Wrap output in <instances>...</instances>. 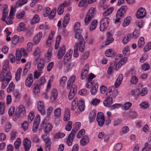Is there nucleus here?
Returning <instances> with one entry per match:
<instances>
[{"label": "nucleus", "mask_w": 151, "mask_h": 151, "mask_svg": "<svg viewBox=\"0 0 151 151\" xmlns=\"http://www.w3.org/2000/svg\"><path fill=\"white\" fill-rule=\"evenodd\" d=\"M9 61H5L3 66L2 71L0 72V81L2 83L1 87L5 88L12 80V76L8 69Z\"/></svg>", "instance_id": "f257e3e1"}, {"label": "nucleus", "mask_w": 151, "mask_h": 151, "mask_svg": "<svg viewBox=\"0 0 151 151\" xmlns=\"http://www.w3.org/2000/svg\"><path fill=\"white\" fill-rule=\"evenodd\" d=\"M115 62L112 63L108 69L107 73L108 75L112 74L116 64L115 70H117L119 68H120L127 61V58L125 57L123 58L122 55L121 54H118L115 58Z\"/></svg>", "instance_id": "f03ea898"}, {"label": "nucleus", "mask_w": 151, "mask_h": 151, "mask_svg": "<svg viewBox=\"0 0 151 151\" xmlns=\"http://www.w3.org/2000/svg\"><path fill=\"white\" fill-rule=\"evenodd\" d=\"M76 109V112L80 114L85 109L84 102L83 100L81 99L78 101L77 97H75L71 103V109L75 110Z\"/></svg>", "instance_id": "7ed1b4c3"}, {"label": "nucleus", "mask_w": 151, "mask_h": 151, "mask_svg": "<svg viewBox=\"0 0 151 151\" xmlns=\"http://www.w3.org/2000/svg\"><path fill=\"white\" fill-rule=\"evenodd\" d=\"M85 43L83 41L79 43L76 44L74 49L73 56L74 57H77L79 55L77 51L79 49L81 52H83L85 48Z\"/></svg>", "instance_id": "20e7f679"}, {"label": "nucleus", "mask_w": 151, "mask_h": 151, "mask_svg": "<svg viewBox=\"0 0 151 151\" xmlns=\"http://www.w3.org/2000/svg\"><path fill=\"white\" fill-rule=\"evenodd\" d=\"M95 9L93 8H91L87 13L84 19L85 24L87 25L88 24L91 20L94 17V11Z\"/></svg>", "instance_id": "39448f33"}, {"label": "nucleus", "mask_w": 151, "mask_h": 151, "mask_svg": "<svg viewBox=\"0 0 151 151\" xmlns=\"http://www.w3.org/2000/svg\"><path fill=\"white\" fill-rule=\"evenodd\" d=\"M110 19L108 17L103 18L100 22V30L101 31H104L108 27Z\"/></svg>", "instance_id": "423d86ee"}, {"label": "nucleus", "mask_w": 151, "mask_h": 151, "mask_svg": "<svg viewBox=\"0 0 151 151\" xmlns=\"http://www.w3.org/2000/svg\"><path fill=\"white\" fill-rule=\"evenodd\" d=\"M27 56V54L23 48H22L20 50L17 49L16 50V56L17 60H19L22 56L26 57Z\"/></svg>", "instance_id": "0eeeda50"}, {"label": "nucleus", "mask_w": 151, "mask_h": 151, "mask_svg": "<svg viewBox=\"0 0 151 151\" xmlns=\"http://www.w3.org/2000/svg\"><path fill=\"white\" fill-rule=\"evenodd\" d=\"M128 9L126 5H123L118 9L116 14V17L122 18L123 17Z\"/></svg>", "instance_id": "6e6552de"}, {"label": "nucleus", "mask_w": 151, "mask_h": 151, "mask_svg": "<svg viewBox=\"0 0 151 151\" xmlns=\"http://www.w3.org/2000/svg\"><path fill=\"white\" fill-rule=\"evenodd\" d=\"M44 121H43L41 124V126L43 127L44 131L45 133H49L52 130L53 127V125L49 123L44 124Z\"/></svg>", "instance_id": "1a4fd4ad"}, {"label": "nucleus", "mask_w": 151, "mask_h": 151, "mask_svg": "<svg viewBox=\"0 0 151 151\" xmlns=\"http://www.w3.org/2000/svg\"><path fill=\"white\" fill-rule=\"evenodd\" d=\"M96 120L99 126L100 127H102L104 124L105 119L104 116L102 113H98L97 114Z\"/></svg>", "instance_id": "9d476101"}, {"label": "nucleus", "mask_w": 151, "mask_h": 151, "mask_svg": "<svg viewBox=\"0 0 151 151\" xmlns=\"http://www.w3.org/2000/svg\"><path fill=\"white\" fill-rule=\"evenodd\" d=\"M37 109L38 111L43 115L45 114V106L44 103L42 101H39L37 103Z\"/></svg>", "instance_id": "9b49d317"}, {"label": "nucleus", "mask_w": 151, "mask_h": 151, "mask_svg": "<svg viewBox=\"0 0 151 151\" xmlns=\"http://www.w3.org/2000/svg\"><path fill=\"white\" fill-rule=\"evenodd\" d=\"M33 81V75L32 74H30L25 80V84L26 86L28 87H30L32 84Z\"/></svg>", "instance_id": "f8f14e48"}, {"label": "nucleus", "mask_w": 151, "mask_h": 151, "mask_svg": "<svg viewBox=\"0 0 151 151\" xmlns=\"http://www.w3.org/2000/svg\"><path fill=\"white\" fill-rule=\"evenodd\" d=\"M75 132L73 130L71 131V133L68 136L66 141V143L68 146H70L72 144L73 138L74 137Z\"/></svg>", "instance_id": "ddd939ff"}, {"label": "nucleus", "mask_w": 151, "mask_h": 151, "mask_svg": "<svg viewBox=\"0 0 151 151\" xmlns=\"http://www.w3.org/2000/svg\"><path fill=\"white\" fill-rule=\"evenodd\" d=\"M89 69V66L88 64H86L82 70L81 74V77L82 79H84L87 76Z\"/></svg>", "instance_id": "4468645a"}, {"label": "nucleus", "mask_w": 151, "mask_h": 151, "mask_svg": "<svg viewBox=\"0 0 151 151\" xmlns=\"http://www.w3.org/2000/svg\"><path fill=\"white\" fill-rule=\"evenodd\" d=\"M146 13L145 10L141 7L137 11L136 17L138 18H142L145 16Z\"/></svg>", "instance_id": "2eb2a0df"}, {"label": "nucleus", "mask_w": 151, "mask_h": 151, "mask_svg": "<svg viewBox=\"0 0 151 151\" xmlns=\"http://www.w3.org/2000/svg\"><path fill=\"white\" fill-rule=\"evenodd\" d=\"M58 96V92L57 89L54 88L52 89L51 93L50 99L53 102L57 100Z\"/></svg>", "instance_id": "dca6fc26"}, {"label": "nucleus", "mask_w": 151, "mask_h": 151, "mask_svg": "<svg viewBox=\"0 0 151 151\" xmlns=\"http://www.w3.org/2000/svg\"><path fill=\"white\" fill-rule=\"evenodd\" d=\"M23 145L25 151H28L31 147V141L28 139L26 138L23 141Z\"/></svg>", "instance_id": "f3484780"}, {"label": "nucleus", "mask_w": 151, "mask_h": 151, "mask_svg": "<svg viewBox=\"0 0 151 151\" xmlns=\"http://www.w3.org/2000/svg\"><path fill=\"white\" fill-rule=\"evenodd\" d=\"M72 53V50H70L67 52L64 57L63 62L65 63L68 62L70 59Z\"/></svg>", "instance_id": "a211bd4d"}, {"label": "nucleus", "mask_w": 151, "mask_h": 151, "mask_svg": "<svg viewBox=\"0 0 151 151\" xmlns=\"http://www.w3.org/2000/svg\"><path fill=\"white\" fill-rule=\"evenodd\" d=\"M123 78V75L121 74L119 75L114 83V86L116 88H118L120 85Z\"/></svg>", "instance_id": "6ab92c4d"}, {"label": "nucleus", "mask_w": 151, "mask_h": 151, "mask_svg": "<svg viewBox=\"0 0 151 151\" xmlns=\"http://www.w3.org/2000/svg\"><path fill=\"white\" fill-rule=\"evenodd\" d=\"M65 52V50L64 45H63L60 47V49L58 53L57 56L58 59L62 58Z\"/></svg>", "instance_id": "aec40b11"}, {"label": "nucleus", "mask_w": 151, "mask_h": 151, "mask_svg": "<svg viewBox=\"0 0 151 151\" xmlns=\"http://www.w3.org/2000/svg\"><path fill=\"white\" fill-rule=\"evenodd\" d=\"M70 117V111L68 108L65 109V113L64 115L63 120L64 121H67L68 120Z\"/></svg>", "instance_id": "412c9836"}, {"label": "nucleus", "mask_w": 151, "mask_h": 151, "mask_svg": "<svg viewBox=\"0 0 151 151\" xmlns=\"http://www.w3.org/2000/svg\"><path fill=\"white\" fill-rule=\"evenodd\" d=\"M19 111L18 112L21 115V117H23L26 115V112L24 106L23 105H20L18 106Z\"/></svg>", "instance_id": "4be33fe9"}, {"label": "nucleus", "mask_w": 151, "mask_h": 151, "mask_svg": "<svg viewBox=\"0 0 151 151\" xmlns=\"http://www.w3.org/2000/svg\"><path fill=\"white\" fill-rule=\"evenodd\" d=\"M82 31V29H79L78 31H75L76 34L75 36V38L76 39H78L80 40V42H79L78 43H79L83 41L85 42L83 37L81 35Z\"/></svg>", "instance_id": "5701e85b"}, {"label": "nucleus", "mask_w": 151, "mask_h": 151, "mask_svg": "<svg viewBox=\"0 0 151 151\" xmlns=\"http://www.w3.org/2000/svg\"><path fill=\"white\" fill-rule=\"evenodd\" d=\"M42 37V33L41 32H39L37 35L34 37L33 41L35 43L37 44L40 41Z\"/></svg>", "instance_id": "b1692460"}, {"label": "nucleus", "mask_w": 151, "mask_h": 151, "mask_svg": "<svg viewBox=\"0 0 151 151\" xmlns=\"http://www.w3.org/2000/svg\"><path fill=\"white\" fill-rule=\"evenodd\" d=\"M108 37L105 43L106 45H107L112 42L114 40V39L111 35V33L110 32H108L106 34Z\"/></svg>", "instance_id": "393cba45"}, {"label": "nucleus", "mask_w": 151, "mask_h": 151, "mask_svg": "<svg viewBox=\"0 0 151 151\" xmlns=\"http://www.w3.org/2000/svg\"><path fill=\"white\" fill-rule=\"evenodd\" d=\"M113 103V99L111 97L108 96L106 100L104 101L103 104L104 106L106 107H108Z\"/></svg>", "instance_id": "a878e982"}, {"label": "nucleus", "mask_w": 151, "mask_h": 151, "mask_svg": "<svg viewBox=\"0 0 151 151\" xmlns=\"http://www.w3.org/2000/svg\"><path fill=\"white\" fill-rule=\"evenodd\" d=\"M132 38V35L131 34H128L125 35L122 40V42L125 44L128 42Z\"/></svg>", "instance_id": "bb28decb"}, {"label": "nucleus", "mask_w": 151, "mask_h": 151, "mask_svg": "<svg viewBox=\"0 0 151 151\" xmlns=\"http://www.w3.org/2000/svg\"><path fill=\"white\" fill-rule=\"evenodd\" d=\"M89 142V138L88 136H85L83 137L80 140V143L82 146H85Z\"/></svg>", "instance_id": "cd10ccee"}, {"label": "nucleus", "mask_w": 151, "mask_h": 151, "mask_svg": "<svg viewBox=\"0 0 151 151\" xmlns=\"http://www.w3.org/2000/svg\"><path fill=\"white\" fill-rule=\"evenodd\" d=\"M70 20V14H67L64 17L63 23V27L65 28L67 25L68 23Z\"/></svg>", "instance_id": "c85d7f7f"}, {"label": "nucleus", "mask_w": 151, "mask_h": 151, "mask_svg": "<svg viewBox=\"0 0 151 151\" xmlns=\"http://www.w3.org/2000/svg\"><path fill=\"white\" fill-rule=\"evenodd\" d=\"M66 2L61 4L59 6L58 10V14L59 15L62 14L64 12V6L66 5Z\"/></svg>", "instance_id": "c756f323"}, {"label": "nucleus", "mask_w": 151, "mask_h": 151, "mask_svg": "<svg viewBox=\"0 0 151 151\" xmlns=\"http://www.w3.org/2000/svg\"><path fill=\"white\" fill-rule=\"evenodd\" d=\"M31 63L30 62L27 63L25 65L23 70V74L24 76L26 75L28 71L30 69Z\"/></svg>", "instance_id": "7c9ffc66"}, {"label": "nucleus", "mask_w": 151, "mask_h": 151, "mask_svg": "<svg viewBox=\"0 0 151 151\" xmlns=\"http://www.w3.org/2000/svg\"><path fill=\"white\" fill-rule=\"evenodd\" d=\"M96 114V113L95 110H93L91 112L89 116V121L90 123L93 122L95 120Z\"/></svg>", "instance_id": "2f4dec72"}, {"label": "nucleus", "mask_w": 151, "mask_h": 151, "mask_svg": "<svg viewBox=\"0 0 151 151\" xmlns=\"http://www.w3.org/2000/svg\"><path fill=\"white\" fill-rule=\"evenodd\" d=\"M40 21V19L38 15L35 14L30 22L31 24H33L38 23Z\"/></svg>", "instance_id": "473e14b6"}, {"label": "nucleus", "mask_w": 151, "mask_h": 151, "mask_svg": "<svg viewBox=\"0 0 151 151\" xmlns=\"http://www.w3.org/2000/svg\"><path fill=\"white\" fill-rule=\"evenodd\" d=\"M140 91L139 89H134L131 91V95L134 97L136 98L140 94Z\"/></svg>", "instance_id": "72a5a7b5"}, {"label": "nucleus", "mask_w": 151, "mask_h": 151, "mask_svg": "<svg viewBox=\"0 0 151 151\" xmlns=\"http://www.w3.org/2000/svg\"><path fill=\"white\" fill-rule=\"evenodd\" d=\"M42 138L43 140L45 141V142H50V139L49 137V133H45L42 134Z\"/></svg>", "instance_id": "f704fd0d"}, {"label": "nucleus", "mask_w": 151, "mask_h": 151, "mask_svg": "<svg viewBox=\"0 0 151 151\" xmlns=\"http://www.w3.org/2000/svg\"><path fill=\"white\" fill-rule=\"evenodd\" d=\"M98 87V83H96L91 90V93L93 95H95L97 93Z\"/></svg>", "instance_id": "c9c22d12"}, {"label": "nucleus", "mask_w": 151, "mask_h": 151, "mask_svg": "<svg viewBox=\"0 0 151 151\" xmlns=\"http://www.w3.org/2000/svg\"><path fill=\"white\" fill-rule=\"evenodd\" d=\"M53 108L52 107H49L47 109V115L46 117V119L48 120L49 119L50 116L52 113Z\"/></svg>", "instance_id": "e433bc0d"}, {"label": "nucleus", "mask_w": 151, "mask_h": 151, "mask_svg": "<svg viewBox=\"0 0 151 151\" xmlns=\"http://www.w3.org/2000/svg\"><path fill=\"white\" fill-rule=\"evenodd\" d=\"M131 17L130 16H128L126 17L124 19L122 24V25L124 27H126L128 26L130 23Z\"/></svg>", "instance_id": "4c0bfd02"}, {"label": "nucleus", "mask_w": 151, "mask_h": 151, "mask_svg": "<svg viewBox=\"0 0 151 151\" xmlns=\"http://www.w3.org/2000/svg\"><path fill=\"white\" fill-rule=\"evenodd\" d=\"M145 43L144 37H140L138 42V47L140 48H142L144 46Z\"/></svg>", "instance_id": "58836bf2"}, {"label": "nucleus", "mask_w": 151, "mask_h": 151, "mask_svg": "<svg viewBox=\"0 0 151 151\" xmlns=\"http://www.w3.org/2000/svg\"><path fill=\"white\" fill-rule=\"evenodd\" d=\"M22 71V69L19 68L17 69L15 74V78L17 81H18L20 78V73Z\"/></svg>", "instance_id": "ea45409f"}, {"label": "nucleus", "mask_w": 151, "mask_h": 151, "mask_svg": "<svg viewBox=\"0 0 151 151\" xmlns=\"http://www.w3.org/2000/svg\"><path fill=\"white\" fill-rule=\"evenodd\" d=\"M122 52L124 55L126 56L129 55L130 53L129 47L128 46L125 47L123 49Z\"/></svg>", "instance_id": "a19ab883"}, {"label": "nucleus", "mask_w": 151, "mask_h": 151, "mask_svg": "<svg viewBox=\"0 0 151 151\" xmlns=\"http://www.w3.org/2000/svg\"><path fill=\"white\" fill-rule=\"evenodd\" d=\"M67 80V78L65 76L62 77L60 80V86H65Z\"/></svg>", "instance_id": "79ce46f5"}, {"label": "nucleus", "mask_w": 151, "mask_h": 151, "mask_svg": "<svg viewBox=\"0 0 151 151\" xmlns=\"http://www.w3.org/2000/svg\"><path fill=\"white\" fill-rule=\"evenodd\" d=\"M27 2V0H18L16 3V6L17 7L21 6L26 4Z\"/></svg>", "instance_id": "37998d69"}, {"label": "nucleus", "mask_w": 151, "mask_h": 151, "mask_svg": "<svg viewBox=\"0 0 151 151\" xmlns=\"http://www.w3.org/2000/svg\"><path fill=\"white\" fill-rule=\"evenodd\" d=\"M44 66L45 64L44 61L41 60L37 64V68L39 70H41L43 69Z\"/></svg>", "instance_id": "c03bdc74"}, {"label": "nucleus", "mask_w": 151, "mask_h": 151, "mask_svg": "<svg viewBox=\"0 0 151 151\" xmlns=\"http://www.w3.org/2000/svg\"><path fill=\"white\" fill-rule=\"evenodd\" d=\"M98 21L97 20H93L91 23L90 27V29L91 30H94L97 27Z\"/></svg>", "instance_id": "a18cd8bd"}, {"label": "nucleus", "mask_w": 151, "mask_h": 151, "mask_svg": "<svg viewBox=\"0 0 151 151\" xmlns=\"http://www.w3.org/2000/svg\"><path fill=\"white\" fill-rule=\"evenodd\" d=\"M114 52L111 49H107L105 52V54L107 57H111L114 54Z\"/></svg>", "instance_id": "49530a36"}, {"label": "nucleus", "mask_w": 151, "mask_h": 151, "mask_svg": "<svg viewBox=\"0 0 151 151\" xmlns=\"http://www.w3.org/2000/svg\"><path fill=\"white\" fill-rule=\"evenodd\" d=\"M114 9V8L111 7L109 8L106 9L103 13V15L104 16H106L112 12Z\"/></svg>", "instance_id": "de8ad7c7"}, {"label": "nucleus", "mask_w": 151, "mask_h": 151, "mask_svg": "<svg viewBox=\"0 0 151 151\" xmlns=\"http://www.w3.org/2000/svg\"><path fill=\"white\" fill-rule=\"evenodd\" d=\"M12 43L15 45L18 42L19 40V37L17 35H15L12 38Z\"/></svg>", "instance_id": "09e8293b"}, {"label": "nucleus", "mask_w": 151, "mask_h": 151, "mask_svg": "<svg viewBox=\"0 0 151 151\" xmlns=\"http://www.w3.org/2000/svg\"><path fill=\"white\" fill-rule=\"evenodd\" d=\"M61 109L59 107L56 108L54 111V114L55 116L57 117H59L61 114Z\"/></svg>", "instance_id": "8fccbe9b"}, {"label": "nucleus", "mask_w": 151, "mask_h": 151, "mask_svg": "<svg viewBox=\"0 0 151 151\" xmlns=\"http://www.w3.org/2000/svg\"><path fill=\"white\" fill-rule=\"evenodd\" d=\"M26 29L25 24L23 23H21L17 29V31L20 32Z\"/></svg>", "instance_id": "3c124183"}, {"label": "nucleus", "mask_w": 151, "mask_h": 151, "mask_svg": "<svg viewBox=\"0 0 151 151\" xmlns=\"http://www.w3.org/2000/svg\"><path fill=\"white\" fill-rule=\"evenodd\" d=\"M61 36L58 35L56 39V41L55 43V48L57 49L59 47L60 42L61 40Z\"/></svg>", "instance_id": "603ef678"}, {"label": "nucleus", "mask_w": 151, "mask_h": 151, "mask_svg": "<svg viewBox=\"0 0 151 151\" xmlns=\"http://www.w3.org/2000/svg\"><path fill=\"white\" fill-rule=\"evenodd\" d=\"M5 104L4 103L0 102V114H3L5 111Z\"/></svg>", "instance_id": "864d4df0"}, {"label": "nucleus", "mask_w": 151, "mask_h": 151, "mask_svg": "<svg viewBox=\"0 0 151 151\" xmlns=\"http://www.w3.org/2000/svg\"><path fill=\"white\" fill-rule=\"evenodd\" d=\"M8 10L6 8L4 9L3 11L2 17L1 20L5 21V17L7 16L8 13Z\"/></svg>", "instance_id": "5fc2aeb1"}, {"label": "nucleus", "mask_w": 151, "mask_h": 151, "mask_svg": "<svg viewBox=\"0 0 151 151\" xmlns=\"http://www.w3.org/2000/svg\"><path fill=\"white\" fill-rule=\"evenodd\" d=\"M56 13V10L53 9L49 14V18L50 19H52L55 16Z\"/></svg>", "instance_id": "6e6d98bb"}, {"label": "nucleus", "mask_w": 151, "mask_h": 151, "mask_svg": "<svg viewBox=\"0 0 151 151\" xmlns=\"http://www.w3.org/2000/svg\"><path fill=\"white\" fill-rule=\"evenodd\" d=\"M15 85L13 82H11L9 85V87L7 88L8 91L11 92L13 91L14 89Z\"/></svg>", "instance_id": "4d7b16f0"}, {"label": "nucleus", "mask_w": 151, "mask_h": 151, "mask_svg": "<svg viewBox=\"0 0 151 151\" xmlns=\"http://www.w3.org/2000/svg\"><path fill=\"white\" fill-rule=\"evenodd\" d=\"M29 124L26 121H24L22 124V127L24 131H26L28 128Z\"/></svg>", "instance_id": "13d9d810"}, {"label": "nucleus", "mask_w": 151, "mask_h": 151, "mask_svg": "<svg viewBox=\"0 0 151 151\" xmlns=\"http://www.w3.org/2000/svg\"><path fill=\"white\" fill-rule=\"evenodd\" d=\"M52 53L50 50H49L46 53L45 58L46 60H47L48 61L50 60L52 57Z\"/></svg>", "instance_id": "bf43d9fd"}, {"label": "nucleus", "mask_w": 151, "mask_h": 151, "mask_svg": "<svg viewBox=\"0 0 151 151\" xmlns=\"http://www.w3.org/2000/svg\"><path fill=\"white\" fill-rule=\"evenodd\" d=\"M138 79L135 76H132L130 79L131 83L133 84H136L138 81Z\"/></svg>", "instance_id": "052dcab7"}, {"label": "nucleus", "mask_w": 151, "mask_h": 151, "mask_svg": "<svg viewBox=\"0 0 151 151\" xmlns=\"http://www.w3.org/2000/svg\"><path fill=\"white\" fill-rule=\"evenodd\" d=\"M21 140L19 138H18L17 139V140L14 142V145L16 149H18L21 145Z\"/></svg>", "instance_id": "680f3d73"}, {"label": "nucleus", "mask_w": 151, "mask_h": 151, "mask_svg": "<svg viewBox=\"0 0 151 151\" xmlns=\"http://www.w3.org/2000/svg\"><path fill=\"white\" fill-rule=\"evenodd\" d=\"M122 147V144L121 143H118L116 145L114 150V151H119L121 150Z\"/></svg>", "instance_id": "e2e57ef3"}, {"label": "nucleus", "mask_w": 151, "mask_h": 151, "mask_svg": "<svg viewBox=\"0 0 151 151\" xmlns=\"http://www.w3.org/2000/svg\"><path fill=\"white\" fill-rule=\"evenodd\" d=\"M88 93V91L86 89H82L79 91V94L81 95L86 96Z\"/></svg>", "instance_id": "0e129e2a"}, {"label": "nucleus", "mask_w": 151, "mask_h": 151, "mask_svg": "<svg viewBox=\"0 0 151 151\" xmlns=\"http://www.w3.org/2000/svg\"><path fill=\"white\" fill-rule=\"evenodd\" d=\"M67 123L65 127V129L68 131H70L72 129V122L71 121H69Z\"/></svg>", "instance_id": "69168bd1"}, {"label": "nucleus", "mask_w": 151, "mask_h": 151, "mask_svg": "<svg viewBox=\"0 0 151 151\" xmlns=\"http://www.w3.org/2000/svg\"><path fill=\"white\" fill-rule=\"evenodd\" d=\"M140 106L141 108L146 109L149 106V104L146 102H143L140 104Z\"/></svg>", "instance_id": "338daca9"}, {"label": "nucleus", "mask_w": 151, "mask_h": 151, "mask_svg": "<svg viewBox=\"0 0 151 151\" xmlns=\"http://www.w3.org/2000/svg\"><path fill=\"white\" fill-rule=\"evenodd\" d=\"M151 49V42H148L145 46L144 51V52H147Z\"/></svg>", "instance_id": "774afa93"}]
</instances>
